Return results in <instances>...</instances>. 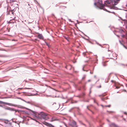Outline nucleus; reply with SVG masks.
I'll use <instances>...</instances> for the list:
<instances>
[{"instance_id": "f257e3e1", "label": "nucleus", "mask_w": 127, "mask_h": 127, "mask_svg": "<svg viewBox=\"0 0 127 127\" xmlns=\"http://www.w3.org/2000/svg\"><path fill=\"white\" fill-rule=\"evenodd\" d=\"M31 111L35 115V116L37 118L39 119H46L48 118L47 115L44 113L42 112L39 114L35 111L32 110Z\"/></svg>"}, {"instance_id": "f03ea898", "label": "nucleus", "mask_w": 127, "mask_h": 127, "mask_svg": "<svg viewBox=\"0 0 127 127\" xmlns=\"http://www.w3.org/2000/svg\"><path fill=\"white\" fill-rule=\"evenodd\" d=\"M98 3L99 4V8L101 9H103V10H105L107 12H109L107 9H106L105 7H104V4L102 3V0H98Z\"/></svg>"}, {"instance_id": "7ed1b4c3", "label": "nucleus", "mask_w": 127, "mask_h": 127, "mask_svg": "<svg viewBox=\"0 0 127 127\" xmlns=\"http://www.w3.org/2000/svg\"><path fill=\"white\" fill-rule=\"evenodd\" d=\"M104 5V7L106 6L110 9H111L113 7L112 6H110V5H112V4H111V1H110V2L109 0H107L106 1Z\"/></svg>"}, {"instance_id": "20e7f679", "label": "nucleus", "mask_w": 127, "mask_h": 127, "mask_svg": "<svg viewBox=\"0 0 127 127\" xmlns=\"http://www.w3.org/2000/svg\"><path fill=\"white\" fill-rule=\"evenodd\" d=\"M69 125L72 127H77L78 126L76 125V123L74 121H71L69 123Z\"/></svg>"}, {"instance_id": "39448f33", "label": "nucleus", "mask_w": 127, "mask_h": 127, "mask_svg": "<svg viewBox=\"0 0 127 127\" xmlns=\"http://www.w3.org/2000/svg\"><path fill=\"white\" fill-rule=\"evenodd\" d=\"M37 33L38 34V35L37 37L40 39H43V36L41 34L39 33Z\"/></svg>"}, {"instance_id": "423d86ee", "label": "nucleus", "mask_w": 127, "mask_h": 127, "mask_svg": "<svg viewBox=\"0 0 127 127\" xmlns=\"http://www.w3.org/2000/svg\"><path fill=\"white\" fill-rule=\"evenodd\" d=\"M43 124H44L46 125L49 126L50 127H52V126H53L52 125H51V124H49L46 122H45L44 123H43Z\"/></svg>"}, {"instance_id": "0eeeda50", "label": "nucleus", "mask_w": 127, "mask_h": 127, "mask_svg": "<svg viewBox=\"0 0 127 127\" xmlns=\"http://www.w3.org/2000/svg\"><path fill=\"white\" fill-rule=\"evenodd\" d=\"M65 68L67 69H69L70 70L71 69V67L69 65L66 66L65 67Z\"/></svg>"}, {"instance_id": "6e6552de", "label": "nucleus", "mask_w": 127, "mask_h": 127, "mask_svg": "<svg viewBox=\"0 0 127 127\" xmlns=\"http://www.w3.org/2000/svg\"><path fill=\"white\" fill-rule=\"evenodd\" d=\"M31 21H29L28 22V24L31 23L33 22V19L31 20Z\"/></svg>"}, {"instance_id": "1a4fd4ad", "label": "nucleus", "mask_w": 127, "mask_h": 127, "mask_svg": "<svg viewBox=\"0 0 127 127\" xmlns=\"http://www.w3.org/2000/svg\"><path fill=\"white\" fill-rule=\"evenodd\" d=\"M115 86L116 87V89H118L119 88H120V86H117L116 85V84H115Z\"/></svg>"}, {"instance_id": "9d476101", "label": "nucleus", "mask_w": 127, "mask_h": 127, "mask_svg": "<svg viewBox=\"0 0 127 127\" xmlns=\"http://www.w3.org/2000/svg\"><path fill=\"white\" fill-rule=\"evenodd\" d=\"M120 32L122 33L124 32V31L122 30H120Z\"/></svg>"}, {"instance_id": "9b49d317", "label": "nucleus", "mask_w": 127, "mask_h": 127, "mask_svg": "<svg viewBox=\"0 0 127 127\" xmlns=\"http://www.w3.org/2000/svg\"><path fill=\"white\" fill-rule=\"evenodd\" d=\"M111 82L112 83H113L115 84H115H116V82L114 80H112L111 81Z\"/></svg>"}, {"instance_id": "f8f14e48", "label": "nucleus", "mask_w": 127, "mask_h": 127, "mask_svg": "<svg viewBox=\"0 0 127 127\" xmlns=\"http://www.w3.org/2000/svg\"><path fill=\"white\" fill-rule=\"evenodd\" d=\"M57 120V119H54V118H52V121H55V120Z\"/></svg>"}, {"instance_id": "ddd939ff", "label": "nucleus", "mask_w": 127, "mask_h": 127, "mask_svg": "<svg viewBox=\"0 0 127 127\" xmlns=\"http://www.w3.org/2000/svg\"><path fill=\"white\" fill-rule=\"evenodd\" d=\"M10 29L9 28H7L6 29V31L8 32H9Z\"/></svg>"}, {"instance_id": "4468645a", "label": "nucleus", "mask_w": 127, "mask_h": 127, "mask_svg": "<svg viewBox=\"0 0 127 127\" xmlns=\"http://www.w3.org/2000/svg\"><path fill=\"white\" fill-rule=\"evenodd\" d=\"M111 105H106L105 106V107H111Z\"/></svg>"}, {"instance_id": "2eb2a0df", "label": "nucleus", "mask_w": 127, "mask_h": 127, "mask_svg": "<svg viewBox=\"0 0 127 127\" xmlns=\"http://www.w3.org/2000/svg\"><path fill=\"white\" fill-rule=\"evenodd\" d=\"M94 4L96 6L97 5V3L95 2L94 3Z\"/></svg>"}, {"instance_id": "dca6fc26", "label": "nucleus", "mask_w": 127, "mask_h": 127, "mask_svg": "<svg viewBox=\"0 0 127 127\" xmlns=\"http://www.w3.org/2000/svg\"><path fill=\"white\" fill-rule=\"evenodd\" d=\"M105 99H106L105 98H102V100H104Z\"/></svg>"}, {"instance_id": "f3484780", "label": "nucleus", "mask_w": 127, "mask_h": 127, "mask_svg": "<svg viewBox=\"0 0 127 127\" xmlns=\"http://www.w3.org/2000/svg\"><path fill=\"white\" fill-rule=\"evenodd\" d=\"M122 36L123 37H124L125 36V35H122Z\"/></svg>"}, {"instance_id": "a211bd4d", "label": "nucleus", "mask_w": 127, "mask_h": 127, "mask_svg": "<svg viewBox=\"0 0 127 127\" xmlns=\"http://www.w3.org/2000/svg\"><path fill=\"white\" fill-rule=\"evenodd\" d=\"M123 45V46H124V47L125 48H126L127 49V48L126 47V46H125L124 45H123Z\"/></svg>"}, {"instance_id": "6ab92c4d", "label": "nucleus", "mask_w": 127, "mask_h": 127, "mask_svg": "<svg viewBox=\"0 0 127 127\" xmlns=\"http://www.w3.org/2000/svg\"><path fill=\"white\" fill-rule=\"evenodd\" d=\"M91 81V80H88V82H90Z\"/></svg>"}, {"instance_id": "aec40b11", "label": "nucleus", "mask_w": 127, "mask_h": 127, "mask_svg": "<svg viewBox=\"0 0 127 127\" xmlns=\"http://www.w3.org/2000/svg\"><path fill=\"white\" fill-rule=\"evenodd\" d=\"M124 113L126 115L127 114V113L126 112H124Z\"/></svg>"}, {"instance_id": "412c9836", "label": "nucleus", "mask_w": 127, "mask_h": 127, "mask_svg": "<svg viewBox=\"0 0 127 127\" xmlns=\"http://www.w3.org/2000/svg\"><path fill=\"white\" fill-rule=\"evenodd\" d=\"M126 27L127 28V25H126Z\"/></svg>"}, {"instance_id": "4be33fe9", "label": "nucleus", "mask_w": 127, "mask_h": 127, "mask_svg": "<svg viewBox=\"0 0 127 127\" xmlns=\"http://www.w3.org/2000/svg\"><path fill=\"white\" fill-rule=\"evenodd\" d=\"M34 120L36 122H38V121H37L36 120Z\"/></svg>"}, {"instance_id": "5701e85b", "label": "nucleus", "mask_w": 127, "mask_h": 127, "mask_svg": "<svg viewBox=\"0 0 127 127\" xmlns=\"http://www.w3.org/2000/svg\"><path fill=\"white\" fill-rule=\"evenodd\" d=\"M126 6L127 7V4H126Z\"/></svg>"}, {"instance_id": "b1692460", "label": "nucleus", "mask_w": 127, "mask_h": 127, "mask_svg": "<svg viewBox=\"0 0 127 127\" xmlns=\"http://www.w3.org/2000/svg\"><path fill=\"white\" fill-rule=\"evenodd\" d=\"M12 12V14H13L14 13H13V12Z\"/></svg>"}, {"instance_id": "393cba45", "label": "nucleus", "mask_w": 127, "mask_h": 127, "mask_svg": "<svg viewBox=\"0 0 127 127\" xmlns=\"http://www.w3.org/2000/svg\"><path fill=\"white\" fill-rule=\"evenodd\" d=\"M18 94H20V93H18Z\"/></svg>"}, {"instance_id": "a878e982", "label": "nucleus", "mask_w": 127, "mask_h": 127, "mask_svg": "<svg viewBox=\"0 0 127 127\" xmlns=\"http://www.w3.org/2000/svg\"><path fill=\"white\" fill-rule=\"evenodd\" d=\"M115 127H118L117 126H115Z\"/></svg>"}, {"instance_id": "bb28decb", "label": "nucleus", "mask_w": 127, "mask_h": 127, "mask_svg": "<svg viewBox=\"0 0 127 127\" xmlns=\"http://www.w3.org/2000/svg\"><path fill=\"white\" fill-rule=\"evenodd\" d=\"M47 46H48V44L47 43Z\"/></svg>"}, {"instance_id": "cd10ccee", "label": "nucleus", "mask_w": 127, "mask_h": 127, "mask_svg": "<svg viewBox=\"0 0 127 127\" xmlns=\"http://www.w3.org/2000/svg\"><path fill=\"white\" fill-rule=\"evenodd\" d=\"M26 89H29V88H26Z\"/></svg>"}, {"instance_id": "c85d7f7f", "label": "nucleus", "mask_w": 127, "mask_h": 127, "mask_svg": "<svg viewBox=\"0 0 127 127\" xmlns=\"http://www.w3.org/2000/svg\"><path fill=\"white\" fill-rule=\"evenodd\" d=\"M64 7H65L66 8V6H64Z\"/></svg>"}, {"instance_id": "c756f323", "label": "nucleus", "mask_w": 127, "mask_h": 127, "mask_svg": "<svg viewBox=\"0 0 127 127\" xmlns=\"http://www.w3.org/2000/svg\"><path fill=\"white\" fill-rule=\"evenodd\" d=\"M119 42L121 43V42H120V41H119Z\"/></svg>"}, {"instance_id": "7c9ffc66", "label": "nucleus", "mask_w": 127, "mask_h": 127, "mask_svg": "<svg viewBox=\"0 0 127 127\" xmlns=\"http://www.w3.org/2000/svg\"><path fill=\"white\" fill-rule=\"evenodd\" d=\"M0 106H1V105H0Z\"/></svg>"}]
</instances>
